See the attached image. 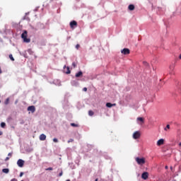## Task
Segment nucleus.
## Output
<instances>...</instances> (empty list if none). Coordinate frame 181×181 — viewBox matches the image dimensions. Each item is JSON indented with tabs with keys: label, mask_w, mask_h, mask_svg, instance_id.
Wrapping results in <instances>:
<instances>
[{
	"label": "nucleus",
	"mask_w": 181,
	"mask_h": 181,
	"mask_svg": "<svg viewBox=\"0 0 181 181\" xmlns=\"http://www.w3.org/2000/svg\"><path fill=\"white\" fill-rule=\"evenodd\" d=\"M22 39H23V42L25 43H29L30 42V39L28 38V31L24 30V32L21 35Z\"/></svg>",
	"instance_id": "f257e3e1"
},
{
	"label": "nucleus",
	"mask_w": 181,
	"mask_h": 181,
	"mask_svg": "<svg viewBox=\"0 0 181 181\" xmlns=\"http://www.w3.org/2000/svg\"><path fill=\"white\" fill-rule=\"evenodd\" d=\"M136 162L138 163V165H144L145 163V158H136Z\"/></svg>",
	"instance_id": "f03ea898"
},
{
	"label": "nucleus",
	"mask_w": 181,
	"mask_h": 181,
	"mask_svg": "<svg viewBox=\"0 0 181 181\" xmlns=\"http://www.w3.org/2000/svg\"><path fill=\"white\" fill-rule=\"evenodd\" d=\"M139 138H141V132L139 131H136L133 134V139H139Z\"/></svg>",
	"instance_id": "7ed1b4c3"
},
{
	"label": "nucleus",
	"mask_w": 181,
	"mask_h": 181,
	"mask_svg": "<svg viewBox=\"0 0 181 181\" xmlns=\"http://www.w3.org/2000/svg\"><path fill=\"white\" fill-rule=\"evenodd\" d=\"M71 29H74V28H77V21H72L69 23Z\"/></svg>",
	"instance_id": "20e7f679"
},
{
	"label": "nucleus",
	"mask_w": 181,
	"mask_h": 181,
	"mask_svg": "<svg viewBox=\"0 0 181 181\" xmlns=\"http://www.w3.org/2000/svg\"><path fill=\"white\" fill-rule=\"evenodd\" d=\"M17 165L19 166V168H23V165H25V161L22 159H19L17 161Z\"/></svg>",
	"instance_id": "39448f33"
},
{
	"label": "nucleus",
	"mask_w": 181,
	"mask_h": 181,
	"mask_svg": "<svg viewBox=\"0 0 181 181\" xmlns=\"http://www.w3.org/2000/svg\"><path fill=\"white\" fill-rule=\"evenodd\" d=\"M121 53L122 54H129V53H131V51L128 48H124L121 50Z\"/></svg>",
	"instance_id": "423d86ee"
},
{
	"label": "nucleus",
	"mask_w": 181,
	"mask_h": 181,
	"mask_svg": "<svg viewBox=\"0 0 181 181\" xmlns=\"http://www.w3.org/2000/svg\"><path fill=\"white\" fill-rule=\"evenodd\" d=\"M149 177V173L148 172H144L141 175V179H144V180H146L148 177Z\"/></svg>",
	"instance_id": "0eeeda50"
},
{
	"label": "nucleus",
	"mask_w": 181,
	"mask_h": 181,
	"mask_svg": "<svg viewBox=\"0 0 181 181\" xmlns=\"http://www.w3.org/2000/svg\"><path fill=\"white\" fill-rule=\"evenodd\" d=\"M165 144V139H160L157 141V146H160L161 145H163Z\"/></svg>",
	"instance_id": "6e6552de"
},
{
	"label": "nucleus",
	"mask_w": 181,
	"mask_h": 181,
	"mask_svg": "<svg viewBox=\"0 0 181 181\" xmlns=\"http://www.w3.org/2000/svg\"><path fill=\"white\" fill-rule=\"evenodd\" d=\"M28 111H30L31 112H35V111H36V107H35V106L32 105V106H29L28 107Z\"/></svg>",
	"instance_id": "1a4fd4ad"
},
{
	"label": "nucleus",
	"mask_w": 181,
	"mask_h": 181,
	"mask_svg": "<svg viewBox=\"0 0 181 181\" xmlns=\"http://www.w3.org/2000/svg\"><path fill=\"white\" fill-rule=\"evenodd\" d=\"M115 105H117L115 103H114V104H112L111 103H106V107H107V108H111L112 107H115Z\"/></svg>",
	"instance_id": "9d476101"
},
{
	"label": "nucleus",
	"mask_w": 181,
	"mask_h": 181,
	"mask_svg": "<svg viewBox=\"0 0 181 181\" xmlns=\"http://www.w3.org/2000/svg\"><path fill=\"white\" fill-rule=\"evenodd\" d=\"M40 141H46V136L45 135V134H41L40 136Z\"/></svg>",
	"instance_id": "9b49d317"
},
{
	"label": "nucleus",
	"mask_w": 181,
	"mask_h": 181,
	"mask_svg": "<svg viewBox=\"0 0 181 181\" xmlns=\"http://www.w3.org/2000/svg\"><path fill=\"white\" fill-rule=\"evenodd\" d=\"M128 9H129V11H134V10L135 9V6H134L133 4H130V5H129V6H128Z\"/></svg>",
	"instance_id": "f8f14e48"
},
{
	"label": "nucleus",
	"mask_w": 181,
	"mask_h": 181,
	"mask_svg": "<svg viewBox=\"0 0 181 181\" xmlns=\"http://www.w3.org/2000/svg\"><path fill=\"white\" fill-rule=\"evenodd\" d=\"M137 121H139L141 122V124H144V122H145V119H144V117H137Z\"/></svg>",
	"instance_id": "ddd939ff"
},
{
	"label": "nucleus",
	"mask_w": 181,
	"mask_h": 181,
	"mask_svg": "<svg viewBox=\"0 0 181 181\" xmlns=\"http://www.w3.org/2000/svg\"><path fill=\"white\" fill-rule=\"evenodd\" d=\"M81 76H83V72L80 71L79 72L76 74L75 77H81Z\"/></svg>",
	"instance_id": "4468645a"
},
{
	"label": "nucleus",
	"mask_w": 181,
	"mask_h": 181,
	"mask_svg": "<svg viewBox=\"0 0 181 181\" xmlns=\"http://www.w3.org/2000/svg\"><path fill=\"white\" fill-rule=\"evenodd\" d=\"M2 172L3 173H9V170L8 168H4Z\"/></svg>",
	"instance_id": "2eb2a0df"
},
{
	"label": "nucleus",
	"mask_w": 181,
	"mask_h": 181,
	"mask_svg": "<svg viewBox=\"0 0 181 181\" xmlns=\"http://www.w3.org/2000/svg\"><path fill=\"white\" fill-rule=\"evenodd\" d=\"M88 115H89L90 117H93V115H94V112H93L92 110H89V111H88Z\"/></svg>",
	"instance_id": "dca6fc26"
},
{
	"label": "nucleus",
	"mask_w": 181,
	"mask_h": 181,
	"mask_svg": "<svg viewBox=\"0 0 181 181\" xmlns=\"http://www.w3.org/2000/svg\"><path fill=\"white\" fill-rule=\"evenodd\" d=\"M9 59L12 61V62H15V59L13 58V56L12 54L9 55Z\"/></svg>",
	"instance_id": "f3484780"
},
{
	"label": "nucleus",
	"mask_w": 181,
	"mask_h": 181,
	"mask_svg": "<svg viewBox=\"0 0 181 181\" xmlns=\"http://www.w3.org/2000/svg\"><path fill=\"white\" fill-rule=\"evenodd\" d=\"M4 104L6 105H8V104H9V98H8L7 99H6L5 102H4Z\"/></svg>",
	"instance_id": "a211bd4d"
},
{
	"label": "nucleus",
	"mask_w": 181,
	"mask_h": 181,
	"mask_svg": "<svg viewBox=\"0 0 181 181\" xmlns=\"http://www.w3.org/2000/svg\"><path fill=\"white\" fill-rule=\"evenodd\" d=\"M1 128H5V127H6V124L5 122H1Z\"/></svg>",
	"instance_id": "6ab92c4d"
},
{
	"label": "nucleus",
	"mask_w": 181,
	"mask_h": 181,
	"mask_svg": "<svg viewBox=\"0 0 181 181\" xmlns=\"http://www.w3.org/2000/svg\"><path fill=\"white\" fill-rule=\"evenodd\" d=\"M164 129H165V131H168V129H170V125L167 124L166 127Z\"/></svg>",
	"instance_id": "aec40b11"
},
{
	"label": "nucleus",
	"mask_w": 181,
	"mask_h": 181,
	"mask_svg": "<svg viewBox=\"0 0 181 181\" xmlns=\"http://www.w3.org/2000/svg\"><path fill=\"white\" fill-rule=\"evenodd\" d=\"M71 127H78V124H76L75 123H71Z\"/></svg>",
	"instance_id": "412c9836"
},
{
	"label": "nucleus",
	"mask_w": 181,
	"mask_h": 181,
	"mask_svg": "<svg viewBox=\"0 0 181 181\" xmlns=\"http://www.w3.org/2000/svg\"><path fill=\"white\" fill-rule=\"evenodd\" d=\"M143 64H144V66H149V64H148V62H143Z\"/></svg>",
	"instance_id": "4be33fe9"
},
{
	"label": "nucleus",
	"mask_w": 181,
	"mask_h": 181,
	"mask_svg": "<svg viewBox=\"0 0 181 181\" xmlns=\"http://www.w3.org/2000/svg\"><path fill=\"white\" fill-rule=\"evenodd\" d=\"M66 73V74H70L71 71H70V69L69 67H67V71Z\"/></svg>",
	"instance_id": "5701e85b"
},
{
	"label": "nucleus",
	"mask_w": 181,
	"mask_h": 181,
	"mask_svg": "<svg viewBox=\"0 0 181 181\" xmlns=\"http://www.w3.org/2000/svg\"><path fill=\"white\" fill-rule=\"evenodd\" d=\"M70 142H74V139H70L69 140H68V144H70Z\"/></svg>",
	"instance_id": "b1692460"
},
{
	"label": "nucleus",
	"mask_w": 181,
	"mask_h": 181,
	"mask_svg": "<svg viewBox=\"0 0 181 181\" xmlns=\"http://www.w3.org/2000/svg\"><path fill=\"white\" fill-rule=\"evenodd\" d=\"M72 66H73V67H74V69H76V67H77V64H76L75 62H74V63L72 64Z\"/></svg>",
	"instance_id": "393cba45"
},
{
	"label": "nucleus",
	"mask_w": 181,
	"mask_h": 181,
	"mask_svg": "<svg viewBox=\"0 0 181 181\" xmlns=\"http://www.w3.org/2000/svg\"><path fill=\"white\" fill-rule=\"evenodd\" d=\"M45 170H53V168L49 167L48 168H46Z\"/></svg>",
	"instance_id": "a878e982"
},
{
	"label": "nucleus",
	"mask_w": 181,
	"mask_h": 181,
	"mask_svg": "<svg viewBox=\"0 0 181 181\" xmlns=\"http://www.w3.org/2000/svg\"><path fill=\"white\" fill-rule=\"evenodd\" d=\"M53 141L55 142V143H57L59 142V140L56 138L53 139Z\"/></svg>",
	"instance_id": "bb28decb"
},
{
	"label": "nucleus",
	"mask_w": 181,
	"mask_h": 181,
	"mask_svg": "<svg viewBox=\"0 0 181 181\" xmlns=\"http://www.w3.org/2000/svg\"><path fill=\"white\" fill-rule=\"evenodd\" d=\"M76 49H80V45H78V44L76 45Z\"/></svg>",
	"instance_id": "cd10ccee"
},
{
	"label": "nucleus",
	"mask_w": 181,
	"mask_h": 181,
	"mask_svg": "<svg viewBox=\"0 0 181 181\" xmlns=\"http://www.w3.org/2000/svg\"><path fill=\"white\" fill-rule=\"evenodd\" d=\"M59 177L63 176V171H62V172L59 173Z\"/></svg>",
	"instance_id": "c85d7f7f"
},
{
	"label": "nucleus",
	"mask_w": 181,
	"mask_h": 181,
	"mask_svg": "<svg viewBox=\"0 0 181 181\" xmlns=\"http://www.w3.org/2000/svg\"><path fill=\"white\" fill-rule=\"evenodd\" d=\"M8 156H10V158H11V157H12V153H9L8 154Z\"/></svg>",
	"instance_id": "c756f323"
},
{
	"label": "nucleus",
	"mask_w": 181,
	"mask_h": 181,
	"mask_svg": "<svg viewBox=\"0 0 181 181\" xmlns=\"http://www.w3.org/2000/svg\"><path fill=\"white\" fill-rule=\"evenodd\" d=\"M23 176V173H20V177H22Z\"/></svg>",
	"instance_id": "7c9ffc66"
},
{
	"label": "nucleus",
	"mask_w": 181,
	"mask_h": 181,
	"mask_svg": "<svg viewBox=\"0 0 181 181\" xmlns=\"http://www.w3.org/2000/svg\"><path fill=\"white\" fill-rule=\"evenodd\" d=\"M11 181H18V180L17 179H16V178H13V179H11Z\"/></svg>",
	"instance_id": "2f4dec72"
},
{
	"label": "nucleus",
	"mask_w": 181,
	"mask_h": 181,
	"mask_svg": "<svg viewBox=\"0 0 181 181\" xmlns=\"http://www.w3.org/2000/svg\"><path fill=\"white\" fill-rule=\"evenodd\" d=\"M6 162L9 160V157H6V159H5Z\"/></svg>",
	"instance_id": "473e14b6"
},
{
	"label": "nucleus",
	"mask_w": 181,
	"mask_h": 181,
	"mask_svg": "<svg viewBox=\"0 0 181 181\" xmlns=\"http://www.w3.org/2000/svg\"><path fill=\"white\" fill-rule=\"evenodd\" d=\"M83 91H87V88H83Z\"/></svg>",
	"instance_id": "72a5a7b5"
},
{
	"label": "nucleus",
	"mask_w": 181,
	"mask_h": 181,
	"mask_svg": "<svg viewBox=\"0 0 181 181\" xmlns=\"http://www.w3.org/2000/svg\"><path fill=\"white\" fill-rule=\"evenodd\" d=\"M170 70H173V66H170Z\"/></svg>",
	"instance_id": "f704fd0d"
},
{
	"label": "nucleus",
	"mask_w": 181,
	"mask_h": 181,
	"mask_svg": "<svg viewBox=\"0 0 181 181\" xmlns=\"http://www.w3.org/2000/svg\"><path fill=\"white\" fill-rule=\"evenodd\" d=\"M4 133L2 132H0V136L2 135Z\"/></svg>",
	"instance_id": "c9c22d12"
},
{
	"label": "nucleus",
	"mask_w": 181,
	"mask_h": 181,
	"mask_svg": "<svg viewBox=\"0 0 181 181\" xmlns=\"http://www.w3.org/2000/svg\"><path fill=\"white\" fill-rule=\"evenodd\" d=\"M179 59H181V54H180V56H179Z\"/></svg>",
	"instance_id": "e433bc0d"
},
{
	"label": "nucleus",
	"mask_w": 181,
	"mask_h": 181,
	"mask_svg": "<svg viewBox=\"0 0 181 181\" xmlns=\"http://www.w3.org/2000/svg\"><path fill=\"white\" fill-rule=\"evenodd\" d=\"M95 181H98V178H96Z\"/></svg>",
	"instance_id": "4c0bfd02"
},
{
	"label": "nucleus",
	"mask_w": 181,
	"mask_h": 181,
	"mask_svg": "<svg viewBox=\"0 0 181 181\" xmlns=\"http://www.w3.org/2000/svg\"><path fill=\"white\" fill-rule=\"evenodd\" d=\"M179 146H181V143L179 144Z\"/></svg>",
	"instance_id": "58836bf2"
},
{
	"label": "nucleus",
	"mask_w": 181,
	"mask_h": 181,
	"mask_svg": "<svg viewBox=\"0 0 181 181\" xmlns=\"http://www.w3.org/2000/svg\"><path fill=\"white\" fill-rule=\"evenodd\" d=\"M165 169H168V165L165 166Z\"/></svg>",
	"instance_id": "ea45409f"
},
{
	"label": "nucleus",
	"mask_w": 181,
	"mask_h": 181,
	"mask_svg": "<svg viewBox=\"0 0 181 181\" xmlns=\"http://www.w3.org/2000/svg\"><path fill=\"white\" fill-rule=\"evenodd\" d=\"M66 181H70V180H67Z\"/></svg>",
	"instance_id": "a19ab883"
},
{
	"label": "nucleus",
	"mask_w": 181,
	"mask_h": 181,
	"mask_svg": "<svg viewBox=\"0 0 181 181\" xmlns=\"http://www.w3.org/2000/svg\"><path fill=\"white\" fill-rule=\"evenodd\" d=\"M0 103H1V100H0Z\"/></svg>",
	"instance_id": "79ce46f5"
}]
</instances>
